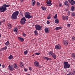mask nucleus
I'll list each match as a JSON object with an SVG mask.
<instances>
[{"instance_id":"51","label":"nucleus","mask_w":75,"mask_h":75,"mask_svg":"<svg viewBox=\"0 0 75 75\" xmlns=\"http://www.w3.org/2000/svg\"><path fill=\"white\" fill-rule=\"evenodd\" d=\"M73 74H75V71H73Z\"/></svg>"},{"instance_id":"56","label":"nucleus","mask_w":75,"mask_h":75,"mask_svg":"<svg viewBox=\"0 0 75 75\" xmlns=\"http://www.w3.org/2000/svg\"><path fill=\"white\" fill-rule=\"evenodd\" d=\"M34 54H33V55H32V56H34Z\"/></svg>"},{"instance_id":"1","label":"nucleus","mask_w":75,"mask_h":75,"mask_svg":"<svg viewBox=\"0 0 75 75\" xmlns=\"http://www.w3.org/2000/svg\"><path fill=\"white\" fill-rule=\"evenodd\" d=\"M10 5L3 4L2 6L0 7V11L1 12H4L7 10V7H10Z\"/></svg>"},{"instance_id":"41","label":"nucleus","mask_w":75,"mask_h":75,"mask_svg":"<svg viewBox=\"0 0 75 75\" xmlns=\"http://www.w3.org/2000/svg\"><path fill=\"white\" fill-rule=\"evenodd\" d=\"M54 18H57V14H56L54 17Z\"/></svg>"},{"instance_id":"5","label":"nucleus","mask_w":75,"mask_h":75,"mask_svg":"<svg viewBox=\"0 0 75 75\" xmlns=\"http://www.w3.org/2000/svg\"><path fill=\"white\" fill-rule=\"evenodd\" d=\"M26 21V19L25 17H23L21 20L20 23L22 24H24L25 23Z\"/></svg>"},{"instance_id":"58","label":"nucleus","mask_w":75,"mask_h":75,"mask_svg":"<svg viewBox=\"0 0 75 75\" xmlns=\"http://www.w3.org/2000/svg\"><path fill=\"white\" fill-rule=\"evenodd\" d=\"M74 17H75V15H74Z\"/></svg>"},{"instance_id":"40","label":"nucleus","mask_w":75,"mask_h":75,"mask_svg":"<svg viewBox=\"0 0 75 75\" xmlns=\"http://www.w3.org/2000/svg\"><path fill=\"white\" fill-rule=\"evenodd\" d=\"M22 35L23 37H26V34H25L24 33H23Z\"/></svg>"},{"instance_id":"35","label":"nucleus","mask_w":75,"mask_h":75,"mask_svg":"<svg viewBox=\"0 0 75 75\" xmlns=\"http://www.w3.org/2000/svg\"><path fill=\"white\" fill-rule=\"evenodd\" d=\"M71 40H72L73 41H74V40H75V37H74V36L72 37Z\"/></svg>"},{"instance_id":"3","label":"nucleus","mask_w":75,"mask_h":75,"mask_svg":"<svg viewBox=\"0 0 75 75\" xmlns=\"http://www.w3.org/2000/svg\"><path fill=\"white\" fill-rule=\"evenodd\" d=\"M25 16L26 18H28V19H30L31 18H32V16L31 15L30 13L28 12L25 13Z\"/></svg>"},{"instance_id":"17","label":"nucleus","mask_w":75,"mask_h":75,"mask_svg":"<svg viewBox=\"0 0 75 75\" xmlns=\"http://www.w3.org/2000/svg\"><path fill=\"white\" fill-rule=\"evenodd\" d=\"M35 3L36 2L35 0H32V6H34L35 4Z\"/></svg>"},{"instance_id":"9","label":"nucleus","mask_w":75,"mask_h":75,"mask_svg":"<svg viewBox=\"0 0 75 75\" xmlns=\"http://www.w3.org/2000/svg\"><path fill=\"white\" fill-rule=\"evenodd\" d=\"M34 65L36 67H39V63L37 61L35 62H34Z\"/></svg>"},{"instance_id":"49","label":"nucleus","mask_w":75,"mask_h":75,"mask_svg":"<svg viewBox=\"0 0 75 75\" xmlns=\"http://www.w3.org/2000/svg\"><path fill=\"white\" fill-rule=\"evenodd\" d=\"M29 69L30 71H31L32 70V69H31V67H29Z\"/></svg>"},{"instance_id":"2","label":"nucleus","mask_w":75,"mask_h":75,"mask_svg":"<svg viewBox=\"0 0 75 75\" xmlns=\"http://www.w3.org/2000/svg\"><path fill=\"white\" fill-rule=\"evenodd\" d=\"M18 14H19V12L18 11H17L14 12L11 16V18L12 20L17 19Z\"/></svg>"},{"instance_id":"59","label":"nucleus","mask_w":75,"mask_h":75,"mask_svg":"<svg viewBox=\"0 0 75 75\" xmlns=\"http://www.w3.org/2000/svg\"><path fill=\"white\" fill-rule=\"evenodd\" d=\"M1 71V69H0V71Z\"/></svg>"},{"instance_id":"36","label":"nucleus","mask_w":75,"mask_h":75,"mask_svg":"<svg viewBox=\"0 0 75 75\" xmlns=\"http://www.w3.org/2000/svg\"><path fill=\"white\" fill-rule=\"evenodd\" d=\"M37 6H38V7H39V6H40V4L39 2H37Z\"/></svg>"},{"instance_id":"29","label":"nucleus","mask_w":75,"mask_h":75,"mask_svg":"<svg viewBox=\"0 0 75 75\" xmlns=\"http://www.w3.org/2000/svg\"><path fill=\"white\" fill-rule=\"evenodd\" d=\"M9 42L8 41H7V42L5 43V45H9Z\"/></svg>"},{"instance_id":"11","label":"nucleus","mask_w":75,"mask_h":75,"mask_svg":"<svg viewBox=\"0 0 75 75\" xmlns=\"http://www.w3.org/2000/svg\"><path fill=\"white\" fill-rule=\"evenodd\" d=\"M63 44L64 45L67 46L68 45V42L66 40L63 41Z\"/></svg>"},{"instance_id":"57","label":"nucleus","mask_w":75,"mask_h":75,"mask_svg":"<svg viewBox=\"0 0 75 75\" xmlns=\"http://www.w3.org/2000/svg\"><path fill=\"white\" fill-rule=\"evenodd\" d=\"M27 75H30V74H27Z\"/></svg>"},{"instance_id":"6","label":"nucleus","mask_w":75,"mask_h":75,"mask_svg":"<svg viewBox=\"0 0 75 75\" xmlns=\"http://www.w3.org/2000/svg\"><path fill=\"white\" fill-rule=\"evenodd\" d=\"M35 28H36V30H41V29H42V26H40V25H36L35 26Z\"/></svg>"},{"instance_id":"43","label":"nucleus","mask_w":75,"mask_h":75,"mask_svg":"<svg viewBox=\"0 0 75 75\" xmlns=\"http://www.w3.org/2000/svg\"><path fill=\"white\" fill-rule=\"evenodd\" d=\"M2 68H5L6 67V66L5 65H4V64H3L2 65Z\"/></svg>"},{"instance_id":"50","label":"nucleus","mask_w":75,"mask_h":75,"mask_svg":"<svg viewBox=\"0 0 75 75\" xmlns=\"http://www.w3.org/2000/svg\"><path fill=\"white\" fill-rule=\"evenodd\" d=\"M21 1L22 3L23 2V1H24V0H20Z\"/></svg>"},{"instance_id":"8","label":"nucleus","mask_w":75,"mask_h":75,"mask_svg":"<svg viewBox=\"0 0 75 75\" xmlns=\"http://www.w3.org/2000/svg\"><path fill=\"white\" fill-rule=\"evenodd\" d=\"M62 18L63 20H65L66 21H67L68 20V16H64L62 17Z\"/></svg>"},{"instance_id":"48","label":"nucleus","mask_w":75,"mask_h":75,"mask_svg":"<svg viewBox=\"0 0 75 75\" xmlns=\"http://www.w3.org/2000/svg\"><path fill=\"white\" fill-rule=\"evenodd\" d=\"M67 14H70V11H68L67 12Z\"/></svg>"},{"instance_id":"18","label":"nucleus","mask_w":75,"mask_h":75,"mask_svg":"<svg viewBox=\"0 0 75 75\" xmlns=\"http://www.w3.org/2000/svg\"><path fill=\"white\" fill-rule=\"evenodd\" d=\"M7 27L8 29H10L11 28V24L10 23L8 24L7 25Z\"/></svg>"},{"instance_id":"32","label":"nucleus","mask_w":75,"mask_h":75,"mask_svg":"<svg viewBox=\"0 0 75 75\" xmlns=\"http://www.w3.org/2000/svg\"><path fill=\"white\" fill-rule=\"evenodd\" d=\"M34 33L35 35H38V32H37V31L35 30L34 31Z\"/></svg>"},{"instance_id":"37","label":"nucleus","mask_w":75,"mask_h":75,"mask_svg":"<svg viewBox=\"0 0 75 75\" xmlns=\"http://www.w3.org/2000/svg\"><path fill=\"white\" fill-rule=\"evenodd\" d=\"M24 70L25 71V72H27V71H28V69H27V68H24Z\"/></svg>"},{"instance_id":"22","label":"nucleus","mask_w":75,"mask_h":75,"mask_svg":"<svg viewBox=\"0 0 75 75\" xmlns=\"http://www.w3.org/2000/svg\"><path fill=\"white\" fill-rule=\"evenodd\" d=\"M13 66L16 69H18V66L16 64H13Z\"/></svg>"},{"instance_id":"60","label":"nucleus","mask_w":75,"mask_h":75,"mask_svg":"<svg viewBox=\"0 0 75 75\" xmlns=\"http://www.w3.org/2000/svg\"><path fill=\"white\" fill-rule=\"evenodd\" d=\"M69 60H70V59H69Z\"/></svg>"},{"instance_id":"30","label":"nucleus","mask_w":75,"mask_h":75,"mask_svg":"<svg viewBox=\"0 0 75 75\" xmlns=\"http://www.w3.org/2000/svg\"><path fill=\"white\" fill-rule=\"evenodd\" d=\"M18 30V29H17V28H15L13 30V31L14 32H17Z\"/></svg>"},{"instance_id":"44","label":"nucleus","mask_w":75,"mask_h":75,"mask_svg":"<svg viewBox=\"0 0 75 75\" xmlns=\"http://www.w3.org/2000/svg\"><path fill=\"white\" fill-rule=\"evenodd\" d=\"M47 19H51V17L50 16H49L47 17Z\"/></svg>"},{"instance_id":"34","label":"nucleus","mask_w":75,"mask_h":75,"mask_svg":"<svg viewBox=\"0 0 75 75\" xmlns=\"http://www.w3.org/2000/svg\"><path fill=\"white\" fill-rule=\"evenodd\" d=\"M75 13H74V12H72L71 13V16H72V17H74L75 16Z\"/></svg>"},{"instance_id":"42","label":"nucleus","mask_w":75,"mask_h":75,"mask_svg":"<svg viewBox=\"0 0 75 75\" xmlns=\"http://www.w3.org/2000/svg\"><path fill=\"white\" fill-rule=\"evenodd\" d=\"M35 55H40V53L38 52V53H36L35 54Z\"/></svg>"},{"instance_id":"28","label":"nucleus","mask_w":75,"mask_h":75,"mask_svg":"<svg viewBox=\"0 0 75 75\" xmlns=\"http://www.w3.org/2000/svg\"><path fill=\"white\" fill-rule=\"evenodd\" d=\"M71 11H74L75 10V7L74 6H71Z\"/></svg>"},{"instance_id":"46","label":"nucleus","mask_w":75,"mask_h":75,"mask_svg":"<svg viewBox=\"0 0 75 75\" xmlns=\"http://www.w3.org/2000/svg\"><path fill=\"white\" fill-rule=\"evenodd\" d=\"M50 21H47V24H50Z\"/></svg>"},{"instance_id":"26","label":"nucleus","mask_w":75,"mask_h":75,"mask_svg":"<svg viewBox=\"0 0 75 75\" xmlns=\"http://www.w3.org/2000/svg\"><path fill=\"white\" fill-rule=\"evenodd\" d=\"M20 66L21 67H24V64H23V63L22 62H21Z\"/></svg>"},{"instance_id":"52","label":"nucleus","mask_w":75,"mask_h":75,"mask_svg":"<svg viewBox=\"0 0 75 75\" xmlns=\"http://www.w3.org/2000/svg\"><path fill=\"white\" fill-rule=\"evenodd\" d=\"M0 37H1V35L0 34Z\"/></svg>"},{"instance_id":"4","label":"nucleus","mask_w":75,"mask_h":75,"mask_svg":"<svg viewBox=\"0 0 75 75\" xmlns=\"http://www.w3.org/2000/svg\"><path fill=\"white\" fill-rule=\"evenodd\" d=\"M64 68L65 69H67V68H69L70 67V64H68V62H64Z\"/></svg>"},{"instance_id":"27","label":"nucleus","mask_w":75,"mask_h":75,"mask_svg":"<svg viewBox=\"0 0 75 75\" xmlns=\"http://www.w3.org/2000/svg\"><path fill=\"white\" fill-rule=\"evenodd\" d=\"M41 8L42 10H44V11L47 10V8L46 7H44L42 6H41Z\"/></svg>"},{"instance_id":"45","label":"nucleus","mask_w":75,"mask_h":75,"mask_svg":"<svg viewBox=\"0 0 75 75\" xmlns=\"http://www.w3.org/2000/svg\"><path fill=\"white\" fill-rule=\"evenodd\" d=\"M20 14L21 16H23V13L21 12H20Z\"/></svg>"},{"instance_id":"33","label":"nucleus","mask_w":75,"mask_h":75,"mask_svg":"<svg viewBox=\"0 0 75 75\" xmlns=\"http://www.w3.org/2000/svg\"><path fill=\"white\" fill-rule=\"evenodd\" d=\"M27 53H28V51L27 50H26L24 52V55H27Z\"/></svg>"},{"instance_id":"7","label":"nucleus","mask_w":75,"mask_h":75,"mask_svg":"<svg viewBox=\"0 0 75 75\" xmlns=\"http://www.w3.org/2000/svg\"><path fill=\"white\" fill-rule=\"evenodd\" d=\"M55 48L56 50H61V45L59 44L55 46Z\"/></svg>"},{"instance_id":"21","label":"nucleus","mask_w":75,"mask_h":75,"mask_svg":"<svg viewBox=\"0 0 75 75\" xmlns=\"http://www.w3.org/2000/svg\"><path fill=\"white\" fill-rule=\"evenodd\" d=\"M71 57L72 58H74L75 59V54L74 53H72L71 54Z\"/></svg>"},{"instance_id":"24","label":"nucleus","mask_w":75,"mask_h":75,"mask_svg":"<svg viewBox=\"0 0 75 75\" xmlns=\"http://www.w3.org/2000/svg\"><path fill=\"white\" fill-rule=\"evenodd\" d=\"M55 23H56V24H58L59 23V20L58 18L56 19L55 21Z\"/></svg>"},{"instance_id":"55","label":"nucleus","mask_w":75,"mask_h":75,"mask_svg":"<svg viewBox=\"0 0 75 75\" xmlns=\"http://www.w3.org/2000/svg\"><path fill=\"white\" fill-rule=\"evenodd\" d=\"M1 25V22L0 21V25Z\"/></svg>"},{"instance_id":"20","label":"nucleus","mask_w":75,"mask_h":75,"mask_svg":"<svg viewBox=\"0 0 75 75\" xmlns=\"http://www.w3.org/2000/svg\"><path fill=\"white\" fill-rule=\"evenodd\" d=\"M53 58H54V59H56L57 58V56H56V54H55L54 53L52 56Z\"/></svg>"},{"instance_id":"13","label":"nucleus","mask_w":75,"mask_h":75,"mask_svg":"<svg viewBox=\"0 0 75 75\" xmlns=\"http://www.w3.org/2000/svg\"><path fill=\"white\" fill-rule=\"evenodd\" d=\"M18 40L21 42H23L24 41V39L21 37H18Z\"/></svg>"},{"instance_id":"38","label":"nucleus","mask_w":75,"mask_h":75,"mask_svg":"<svg viewBox=\"0 0 75 75\" xmlns=\"http://www.w3.org/2000/svg\"><path fill=\"white\" fill-rule=\"evenodd\" d=\"M68 1L69 2V3H71L74 1L73 0H68Z\"/></svg>"},{"instance_id":"25","label":"nucleus","mask_w":75,"mask_h":75,"mask_svg":"<svg viewBox=\"0 0 75 75\" xmlns=\"http://www.w3.org/2000/svg\"><path fill=\"white\" fill-rule=\"evenodd\" d=\"M8 58L9 59H13V56L12 55H10V56L8 57Z\"/></svg>"},{"instance_id":"19","label":"nucleus","mask_w":75,"mask_h":75,"mask_svg":"<svg viewBox=\"0 0 75 75\" xmlns=\"http://www.w3.org/2000/svg\"><path fill=\"white\" fill-rule=\"evenodd\" d=\"M62 28V27L61 26L57 27L55 28V30L56 31L57 30H61V29Z\"/></svg>"},{"instance_id":"31","label":"nucleus","mask_w":75,"mask_h":75,"mask_svg":"<svg viewBox=\"0 0 75 75\" xmlns=\"http://www.w3.org/2000/svg\"><path fill=\"white\" fill-rule=\"evenodd\" d=\"M7 46H5L4 48H2L3 50H7Z\"/></svg>"},{"instance_id":"10","label":"nucleus","mask_w":75,"mask_h":75,"mask_svg":"<svg viewBox=\"0 0 75 75\" xmlns=\"http://www.w3.org/2000/svg\"><path fill=\"white\" fill-rule=\"evenodd\" d=\"M47 4L46 5L48 6H51L52 5V3H51V1L49 0V1H48L47 2Z\"/></svg>"},{"instance_id":"47","label":"nucleus","mask_w":75,"mask_h":75,"mask_svg":"<svg viewBox=\"0 0 75 75\" xmlns=\"http://www.w3.org/2000/svg\"><path fill=\"white\" fill-rule=\"evenodd\" d=\"M70 26H71V25H70V24H67L68 27H70Z\"/></svg>"},{"instance_id":"23","label":"nucleus","mask_w":75,"mask_h":75,"mask_svg":"<svg viewBox=\"0 0 75 75\" xmlns=\"http://www.w3.org/2000/svg\"><path fill=\"white\" fill-rule=\"evenodd\" d=\"M54 53L52 51H50L49 53L50 55L52 56Z\"/></svg>"},{"instance_id":"53","label":"nucleus","mask_w":75,"mask_h":75,"mask_svg":"<svg viewBox=\"0 0 75 75\" xmlns=\"http://www.w3.org/2000/svg\"><path fill=\"white\" fill-rule=\"evenodd\" d=\"M66 11H68V9H66Z\"/></svg>"},{"instance_id":"14","label":"nucleus","mask_w":75,"mask_h":75,"mask_svg":"<svg viewBox=\"0 0 75 75\" xmlns=\"http://www.w3.org/2000/svg\"><path fill=\"white\" fill-rule=\"evenodd\" d=\"M64 5L68 7H69V4L68 1H66L64 3Z\"/></svg>"},{"instance_id":"16","label":"nucleus","mask_w":75,"mask_h":75,"mask_svg":"<svg viewBox=\"0 0 75 75\" xmlns=\"http://www.w3.org/2000/svg\"><path fill=\"white\" fill-rule=\"evenodd\" d=\"M43 58H44V59H47V60H49V61H51V58L45 57H43Z\"/></svg>"},{"instance_id":"54","label":"nucleus","mask_w":75,"mask_h":75,"mask_svg":"<svg viewBox=\"0 0 75 75\" xmlns=\"http://www.w3.org/2000/svg\"><path fill=\"white\" fill-rule=\"evenodd\" d=\"M0 67H1V64H0Z\"/></svg>"},{"instance_id":"39","label":"nucleus","mask_w":75,"mask_h":75,"mask_svg":"<svg viewBox=\"0 0 75 75\" xmlns=\"http://www.w3.org/2000/svg\"><path fill=\"white\" fill-rule=\"evenodd\" d=\"M59 5L60 7H61L62 6V3H60L59 4Z\"/></svg>"},{"instance_id":"15","label":"nucleus","mask_w":75,"mask_h":75,"mask_svg":"<svg viewBox=\"0 0 75 75\" xmlns=\"http://www.w3.org/2000/svg\"><path fill=\"white\" fill-rule=\"evenodd\" d=\"M8 67L9 70H10L11 71H13V70L14 69V68L12 67L10 65H9Z\"/></svg>"},{"instance_id":"12","label":"nucleus","mask_w":75,"mask_h":75,"mask_svg":"<svg viewBox=\"0 0 75 75\" xmlns=\"http://www.w3.org/2000/svg\"><path fill=\"white\" fill-rule=\"evenodd\" d=\"M45 30L46 33H50V29L48 28H46L45 29Z\"/></svg>"}]
</instances>
